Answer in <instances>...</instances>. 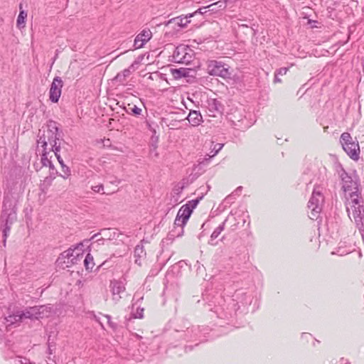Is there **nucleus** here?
I'll return each instance as SVG.
<instances>
[{
  "instance_id": "f257e3e1",
  "label": "nucleus",
  "mask_w": 364,
  "mask_h": 364,
  "mask_svg": "<svg viewBox=\"0 0 364 364\" xmlns=\"http://www.w3.org/2000/svg\"><path fill=\"white\" fill-rule=\"evenodd\" d=\"M17 219L16 203L11 197H4L2 211L0 215V230L3 233V244L6 246V239L9 235L11 226Z\"/></svg>"
},
{
  "instance_id": "f03ea898",
  "label": "nucleus",
  "mask_w": 364,
  "mask_h": 364,
  "mask_svg": "<svg viewBox=\"0 0 364 364\" xmlns=\"http://www.w3.org/2000/svg\"><path fill=\"white\" fill-rule=\"evenodd\" d=\"M227 307L216 308L215 312L221 318H228L240 308V306H247L252 302L251 295H247L244 289L236 290L232 298L228 299Z\"/></svg>"
},
{
  "instance_id": "7ed1b4c3",
  "label": "nucleus",
  "mask_w": 364,
  "mask_h": 364,
  "mask_svg": "<svg viewBox=\"0 0 364 364\" xmlns=\"http://www.w3.org/2000/svg\"><path fill=\"white\" fill-rule=\"evenodd\" d=\"M346 210L348 217L354 220L356 227L361 234L364 242V208L360 205L359 196L353 198H348L346 202Z\"/></svg>"
},
{
  "instance_id": "20e7f679",
  "label": "nucleus",
  "mask_w": 364,
  "mask_h": 364,
  "mask_svg": "<svg viewBox=\"0 0 364 364\" xmlns=\"http://www.w3.org/2000/svg\"><path fill=\"white\" fill-rule=\"evenodd\" d=\"M337 169L339 177L341 180L342 189L345 193L346 198H353L359 196L358 180L354 175L347 173L341 164Z\"/></svg>"
},
{
  "instance_id": "39448f33",
  "label": "nucleus",
  "mask_w": 364,
  "mask_h": 364,
  "mask_svg": "<svg viewBox=\"0 0 364 364\" xmlns=\"http://www.w3.org/2000/svg\"><path fill=\"white\" fill-rule=\"evenodd\" d=\"M41 132V130H39L37 151L40 153L41 148L47 147L48 144L50 146L48 149L50 151H53L56 147H60V145H57V141L59 140V134L58 129L55 124L48 125V129L43 131L42 135H40Z\"/></svg>"
},
{
  "instance_id": "423d86ee",
  "label": "nucleus",
  "mask_w": 364,
  "mask_h": 364,
  "mask_svg": "<svg viewBox=\"0 0 364 364\" xmlns=\"http://www.w3.org/2000/svg\"><path fill=\"white\" fill-rule=\"evenodd\" d=\"M322 191V187L316 186L314 188L311 197L308 203V208L311 210L309 218L311 220L317 219L322 210V205L324 201Z\"/></svg>"
},
{
  "instance_id": "0eeeda50",
  "label": "nucleus",
  "mask_w": 364,
  "mask_h": 364,
  "mask_svg": "<svg viewBox=\"0 0 364 364\" xmlns=\"http://www.w3.org/2000/svg\"><path fill=\"white\" fill-rule=\"evenodd\" d=\"M340 143L345 152L353 160H358L360 146L356 139H353L348 132H343L340 137Z\"/></svg>"
},
{
  "instance_id": "6e6552de",
  "label": "nucleus",
  "mask_w": 364,
  "mask_h": 364,
  "mask_svg": "<svg viewBox=\"0 0 364 364\" xmlns=\"http://www.w3.org/2000/svg\"><path fill=\"white\" fill-rule=\"evenodd\" d=\"M83 252L81 248L75 247H70L68 250L63 252L58 259V262L65 264L66 267H70L73 264H76L83 259Z\"/></svg>"
},
{
  "instance_id": "1a4fd4ad",
  "label": "nucleus",
  "mask_w": 364,
  "mask_h": 364,
  "mask_svg": "<svg viewBox=\"0 0 364 364\" xmlns=\"http://www.w3.org/2000/svg\"><path fill=\"white\" fill-rule=\"evenodd\" d=\"M203 330L205 328L200 329L199 326H186V330H177L176 332L178 333V337L183 338L187 342H203L205 341V333H202Z\"/></svg>"
},
{
  "instance_id": "9d476101",
  "label": "nucleus",
  "mask_w": 364,
  "mask_h": 364,
  "mask_svg": "<svg viewBox=\"0 0 364 364\" xmlns=\"http://www.w3.org/2000/svg\"><path fill=\"white\" fill-rule=\"evenodd\" d=\"M192 212L191 210L189 209L188 205H182L179 210L178 211L176 218L174 221V230L173 232H176V235L178 237L181 236L183 233V228L187 223Z\"/></svg>"
},
{
  "instance_id": "9b49d317",
  "label": "nucleus",
  "mask_w": 364,
  "mask_h": 364,
  "mask_svg": "<svg viewBox=\"0 0 364 364\" xmlns=\"http://www.w3.org/2000/svg\"><path fill=\"white\" fill-rule=\"evenodd\" d=\"M48 309L50 308L46 306H35L32 307H27L19 311L21 316L22 317V321L26 318L33 320L39 319L47 316L46 313L49 311Z\"/></svg>"
},
{
  "instance_id": "f8f14e48",
  "label": "nucleus",
  "mask_w": 364,
  "mask_h": 364,
  "mask_svg": "<svg viewBox=\"0 0 364 364\" xmlns=\"http://www.w3.org/2000/svg\"><path fill=\"white\" fill-rule=\"evenodd\" d=\"M192 50L188 46H177L172 55V60L176 63L188 64L192 60Z\"/></svg>"
},
{
  "instance_id": "ddd939ff",
  "label": "nucleus",
  "mask_w": 364,
  "mask_h": 364,
  "mask_svg": "<svg viewBox=\"0 0 364 364\" xmlns=\"http://www.w3.org/2000/svg\"><path fill=\"white\" fill-rule=\"evenodd\" d=\"M208 70L210 75L219 76L223 78H228L230 76L228 68L221 62L216 60H211L208 63Z\"/></svg>"
},
{
  "instance_id": "4468645a",
  "label": "nucleus",
  "mask_w": 364,
  "mask_h": 364,
  "mask_svg": "<svg viewBox=\"0 0 364 364\" xmlns=\"http://www.w3.org/2000/svg\"><path fill=\"white\" fill-rule=\"evenodd\" d=\"M109 289L112 293V300L117 304L125 294V283L122 280H112L109 284Z\"/></svg>"
},
{
  "instance_id": "2eb2a0df",
  "label": "nucleus",
  "mask_w": 364,
  "mask_h": 364,
  "mask_svg": "<svg viewBox=\"0 0 364 364\" xmlns=\"http://www.w3.org/2000/svg\"><path fill=\"white\" fill-rule=\"evenodd\" d=\"M63 86V82L61 77L58 76L55 77L50 85L49 90V99L52 102L56 103L59 101L62 93Z\"/></svg>"
},
{
  "instance_id": "dca6fc26",
  "label": "nucleus",
  "mask_w": 364,
  "mask_h": 364,
  "mask_svg": "<svg viewBox=\"0 0 364 364\" xmlns=\"http://www.w3.org/2000/svg\"><path fill=\"white\" fill-rule=\"evenodd\" d=\"M152 36L151 31L149 29H144L135 38L134 47L135 49L142 48L146 42H148Z\"/></svg>"
},
{
  "instance_id": "f3484780",
  "label": "nucleus",
  "mask_w": 364,
  "mask_h": 364,
  "mask_svg": "<svg viewBox=\"0 0 364 364\" xmlns=\"http://www.w3.org/2000/svg\"><path fill=\"white\" fill-rule=\"evenodd\" d=\"M50 151H50L49 149L48 151L47 147L41 148V151H40V152H41V164H42L43 166H48L50 170H54L55 166L50 160V159L52 158V156H50L49 157V154H50Z\"/></svg>"
},
{
  "instance_id": "a211bd4d",
  "label": "nucleus",
  "mask_w": 364,
  "mask_h": 364,
  "mask_svg": "<svg viewBox=\"0 0 364 364\" xmlns=\"http://www.w3.org/2000/svg\"><path fill=\"white\" fill-rule=\"evenodd\" d=\"M21 321H22V317L21 316L19 311H16L13 314L4 317L2 320V323L6 326L15 324Z\"/></svg>"
},
{
  "instance_id": "6ab92c4d",
  "label": "nucleus",
  "mask_w": 364,
  "mask_h": 364,
  "mask_svg": "<svg viewBox=\"0 0 364 364\" xmlns=\"http://www.w3.org/2000/svg\"><path fill=\"white\" fill-rule=\"evenodd\" d=\"M187 119L192 126H198L202 122V115L200 112L192 110L189 112Z\"/></svg>"
},
{
  "instance_id": "aec40b11",
  "label": "nucleus",
  "mask_w": 364,
  "mask_h": 364,
  "mask_svg": "<svg viewBox=\"0 0 364 364\" xmlns=\"http://www.w3.org/2000/svg\"><path fill=\"white\" fill-rule=\"evenodd\" d=\"M228 217L224 220V222L220 224L218 227H217L213 233L210 235V239L208 242V244L212 246H215L218 245V242H215V240L220 235V234L223 231L225 228V224L228 221Z\"/></svg>"
},
{
  "instance_id": "412c9836",
  "label": "nucleus",
  "mask_w": 364,
  "mask_h": 364,
  "mask_svg": "<svg viewBox=\"0 0 364 364\" xmlns=\"http://www.w3.org/2000/svg\"><path fill=\"white\" fill-rule=\"evenodd\" d=\"M230 0H220L208 6L210 13H217L220 10H224L227 6V2Z\"/></svg>"
},
{
  "instance_id": "4be33fe9",
  "label": "nucleus",
  "mask_w": 364,
  "mask_h": 364,
  "mask_svg": "<svg viewBox=\"0 0 364 364\" xmlns=\"http://www.w3.org/2000/svg\"><path fill=\"white\" fill-rule=\"evenodd\" d=\"M134 255L135 257V263L141 265V259L146 256V252L144 249V247L140 245H136L134 251Z\"/></svg>"
},
{
  "instance_id": "5701e85b",
  "label": "nucleus",
  "mask_w": 364,
  "mask_h": 364,
  "mask_svg": "<svg viewBox=\"0 0 364 364\" xmlns=\"http://www.w3.org/2000/svg\"><path fill=\"white\" fill-rule=\"evenodd\" d=\"M20 12L17 17L16 26L18 28H23L26 26V19L27 18V12L22 10V4L19 5Z\"/></svg>"
},
{
  "instance_id": "b1692460",
  "label": "nucleus",
  "mask_w": 364,
  "mask_h": 364,
  "mask_svg": "<svg viewBox=\"0 0 364 364\" xmlns=\"http://www.w3.org/2000/svg\"><path fill=\"white\" fill-rule=\"evenodd\" d=\"M55 178L53 176H47L40 184V189L43 193H46L52 185L53 181Z\"/></svg>"
},
{
  "instance_id": "393cba45",
  "label": "nucleus",
  "mask_w": 364,
  "mask_h": 364,
  "mask_svg": "<svg viewBox=\"0 0 364 364\" xmlns=\"http://www.w3.org/2000/svg\"><path fill=\"white\" fill-rule=\"evenodd\" d=\"M133 65H132V66L129 68L125 69L122 73H118L115 77L114 80L117 82L123 83L126 80V78L130 75V68L133 67Z\"/></svg>"
},
{
  "instance_id": "a878e982",
  "label": "nucleus",
  "mask_w": 364,
  "mask_h": 364,
  "mask_svg": "<svg viewBox=\"0 0 364 364\" xmlns=\"http://www.w3.org/2000/svg\"><path fill=\"white\" fill-rule=\"evenodd\" d=\"M85 267L87 270H92L95 266L93 257L90 254H87L83 259Z\"/></svg>"
},
{
  "instance_id": "bb28decb",
  "label": "nucleus",
  "mask_w": 364,
  "mask_h": 364,
  "mask_svg": "<svg viewBox=\"0 0 364 364\" xmlns=\"http://www.w3.org/2000/svg\"><path fill=\"white\" fill-rule=\"evenodd\" d=\"M67 184L65 183V181L63 179V181H57L54 186V190L57 193H65L67 191Z\"/></svg>"
},
{
  "instance_id": "cd10ccee",
  "label": "nucleus",
  "mask_w": 364,
  "mask_h": 364,
  "mask_svg": "<svg viewBox=\"0 0 364 364\" xmlns=\"http://www.w3.org/2000/svg\"><path fill=\"white\" fill-rule=\"evenodd\" d=\"M210 110H214L216 112H220L221 104L216 100H211L208 102Z\"/></svg>"
},
{
  "instance_id": "c85d7f7f",
  "label": "nucleus",
  "mask_w": 364,
  "mask_h": 364,
  "mask_svg": "<svg viewBox=\"0 0 364 364\" xmlns=\"http://www.w3.org/2000/svg\"><path fill=\"white\" fill-rule=\"evenodd\" d=\"M144 308L137 307L136 311L132 312V316L134 318H142L144 317Z\"/></svg>"
},
{
  "instance_id": "c756f323",
  "label": "nucleus",
  "mask_w": 364,
  "mask_h": 364,
  "mask_svg": "<svg viewBox=\"0 0 364 364\" xmlns=\"http://www.w3.org/2000/svg\"><path fill=\"white\" fill-rule=\"evenodd\" d=\"M213 146L212 151H210L211 155L210 156H215L223 147V144H212L211 147Z\"/></svg>"
},
{
  "instance_id": "7c9ffc66",
  "label": "nucleus",
  "mask_w": 364,
  "mask_h": 364,
  "mask_svg": "<svg viewBox=\"0 0 364 364\" xmlns=\"http://www.w3.org/2000/svg\"><path fill=\"white\" fill-rule=\"evenodd\" d=\"M207 9H208V6H204V7L200 8L198 10H196V11H194L193 13L188 14L186 16V18L193 17L198 14H205L209 12L208 10H207Z\"/></svg>"
},
{
  "instance_id": "2f4dec72",
  "label": "nucleus",
  "mask_w": 364,
  "mask_h": 364,
  "mask_svg": "<svg viewBox=\"0 0 364 364\" xmlns=\"http://www.w3.org/2000/svg\"><path fill=\"white\" fill-rule=\"evenodd\" d=\"M129 109H130V111H129V110L127 111V113L132 114H134L136 116L141 114V112H142V109L136 105L130 106Z\"/></svg>"
},
{
  "instance_id": "473e14b6",
  "label": "nucleus",
  "mask_w": 364,
  "mask_h": 364,
  "mask_svg": "<svg viewBox=\"0 0 364 364\" xmlns=\"http://www.w3.org/2000/svg\"><path fill=\"white\" fill-rule=\"evenodd\" d=\"M201 199H202V197H200V198L195 199V200H191L188 201V203L185 204V205H188L189 209L191 210V212H193V209H195L196 208L200 200H201Z\"/></svg>"
},
{
  "instance_id": "72a5a7b5",
  "label": "nucleus",
  "mask_w": 364,
  "mask_h": 364,
  "mask_svg": "<svg viewBox=\"0 0 364 364\" xmlns=\"http://www.w3.org/2000/svg\"><path fill=\"white\" fill-rule=\"evenodd\" d=\"M62 171L64 174H60V176H61L64 180L70 176V169L68 166H63V167H62Z\"/></svg>"
},
{
  "instance_id": "f704fd0d",
  "label": "nucleus",
  "mask_w": 364,
  "mask_h": 364,
  "mask_svg": "<svg viewBox=\"0 0 364 364\" xmlns=\"http://www.w3.org/2000/svg\"><path fill=\"white\" fill-rule=\"evenodd\" d=\"M235 199V196H234V193H231L230 195L228 196L225 200L224 203L227 204H230L233 203L234 200Z\"/></svg>"
},
{
  "instance_id": "c9c22d12",
  "label": "nucleus",
  "mask_w": 364,
  "mask_h": 364,
  "mask_svg": "<svg viewBox=\"0 0 364 364\" xmlns=\"http://www.w3.org/2000/svg\"><path fill=\"white\" fill-rule=\"evenodd\" d=\"M92 190L95 193H101L104 190L102 184L92 186Z\"/></svg>"
},
{
  "instance_id": "e433bc0d",
  "label": "nucleus",
  "mask_w": 364,
  "mask_h": 364,
  "mask_svg": "<svg viewBox=\"0 0 364 364\" xmlns=\"http://www.w3.org/2000/svg\"><path fill=\"white\" fill-rule=\"evenodd\" d=\"M60 150V147H56V148L53 149V150L52 151L54 153L55 156H56L58 162L63 161V159L61 158L60 155L59 154Z\"/></svg>"
},
{
  "instance_id": "4c0bfd02",
  "label": "nucleus",
  "mask_w": 364,
  "mask_h": 364,
  "mask_svg": "<svg viewBox=\"0 0 364 364\" xmlns=\"http://www.w3.org/2000/svg\"><path fill=\"white\" fill-rule=\"evenodd\" d=\"M288 71L287 68H281L275 71V74L277 75H284Z\"/></svg>"
},
{
  "instance_id": "58836bf2",
  "label": "nucleus",
  "mask_w": 364,
  "mask_h": 364,
  "mask_svg": "<svg viewBox=\"0 0 364 364\" xmlns=\"http://www.w3.org/2000/svg\"><path fill=\"white\" fill-rule=\"evenodd\" d=\"M186 21L183 22V18H180L179 17L176 18H174L173 19V21H177V23L181 26H185L187 23L190 22L189 21L187 20V18H186Z\"/></svg>"
},
{
  "instance_id": "ea45409f",
  "label": "nucleus",
  "mask_w": 364,
  "mask_h": 364,
  "mask_svg": "<svg viewBox=\"0 0 364 364\" xmlns=\"http://www.w3.org/2000/svg\"><path fill=\"white\" fill-rule=\"evenodd\" d=\"M105 317L107 318V323L109 325V326H111L112 328H114V326L113 323L111 321V316L109 315H105Z\"/></svg>"
},
{
  "instance_id": "a19ab883",
  "label": "nucleus",
  "mask_w": 364,
  "mask_h": 364,
  "mask_svg": "<svg viewBox=\"0 0 364 364\" xmlns=\"http://www.w3.org/2000/svg\"><path fill=\"white\" fill-rule=\"evenodd\" d=\"M242 187L239 186L235 189V191L232 193H234V196H239L242 191Z\"/></svg>"
},
{
  "instance_id": "79ce46f5",
  "label": "nucleus",
  "mask_w": 364,
  "mask_h": 364,
  "mask_svg": "<svg viewBox=\"0 0 364 364\" xmlns=\"http://www.w3.org/2000/svg\"><path fill=\"white\" fill-rule=\"evenodd\" d=\"M274 82H281L282 80L279 77V75H277V74L274 73Z\"/></svg>"
},
{
  "instance_id": "37998d69",
  "label": "nucleus",
  "mask_w": 364,
  "mask_h": 364,
  "mask_svg": "<svg viewBox=\"0 0 364 364\" xmlns=\"http://www.w3.org/2000/svg\"><path fill=\"white\" fill-rule=\"evenodd\" d=\"M105 240L104 238H100L97 240L95 243H97L98 245H103Z\"/></svg>"
},
{
  "instance_id": "c03bdc74",
  "label": "nucleus",
  "mask_w": 364,
  "mask_h": 364,
  "mask_svg": "<svg viewBox=\"0 0 364 364\" xmlns=\"http://www.w3.org/2000/svg\"><path fill=\"white\" fill-rule=\"evenodd\" d=\"M59 164H60L61 168H62V167H63V166H66V165L64 164L63 160V161H60V162H59Z\"/></svg>"
},
{
  "instance_id": "a18cd8bd",
  "label": "nucleus",
  "mask_w": 364,
  "mask_h": 364,
  "mask_svg": "<svg viewBox=\"0 0 364 364\" xmlns=\"http://www.w3.org/2000/svg\"><path fill=\"white\" fill-rule=\"evenodd\" d=\"M350 252V250H348V251H346V252H341V255H343V254H348V253H349Z\"/></svg>"
},
{
  "instance_id": "49530a36",
  "label": "nucleus",
  "mask_w": 364,
  "mask_h": 364,
  "mask_svg": "<svg viewBox=\"0 0 364 364\" xmlns=\"http://www.w3.org/2000/svg\"><path fill=\"white\" fill-rule=\"evenodd\" d=\"M98 235H99V233L95 234V235L92 237V239H94V238H95V237H97Z\"/></svg>"
},
{
  "instance_id": "de8ad7c7",
  "label": "nucleus",
  "mask_w": 364,
  "mask_h": 364,
  "mask_svg": "<svg viewBox=\"0 0 364 364\" xmlns=\"http://www.w3.org/2000/svg\"><path fill=\"white\" fill-rule=\"evenodd\" d=\"M2 327H3V326L1 325L0 326V332L2 331Z\"/></svg>"
},
{
  "instance_id": "09e8293b",
  "label": "nucleus",
  "mask_w": 364,
  "mask_h": 364,
  "mask_svg": "<svg viewBox=\"0 0 364 364\" xmlns=\"http://www.w3.org/2000/svg\"><path fill=\"white\" fill-rule=\"evenodd\" d=\"M173 20L168 21V23H170Z\"/></svg>"
}]
</instances>
